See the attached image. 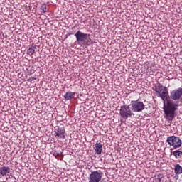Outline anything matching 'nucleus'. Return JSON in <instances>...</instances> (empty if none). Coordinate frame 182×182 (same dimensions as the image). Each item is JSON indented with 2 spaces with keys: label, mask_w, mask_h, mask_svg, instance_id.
I'll list each match as a JSON object with an SVG mask.
<instances>
[{
  "label": "nucleus",
  "mask_w": 182,
  "mask_h": 182,
  "mask_svg": "<svg viewBox=\"0 0 182 182\" xmlns=\"http://www.w3.org/2000/svg\"><path fill=\"white\" fill-rule=\"evenodd\" d=\"M75 36L77 39V42L83 43L85 41L87 42H90V34L82 33L80 31H78L75 34Z\"/></svg>",
  "instance_id": "423d86ee"
},
{
  "label": "nucleus",
  "mask_w": 182,
  "mask_h": 182,
  "mask_svg": "<svg viewBox=\"0 0 182 182\" xmlns=\"http://www.w3.org/2000/svg\"><path fill=\"white\" fill-rule=\"evenodd\" d=\"M64 97L67 100H69V92H66L65 95L64 96Z\"/></svg>",
  "instance_id": "f3484780"
},
{
  "label": "nucleus",
  "mask_w": 182,
  "mask_h": 182,
  "mask_svg": "<svg viewBox=\"0 0 182 182\" xmlns=\"http://www.w3.org/2000/svg\"><path fill=\"white\" fill-rule=\"evenodd\" d=\"M182 96V88L179 87L171 91L169 95L170 100H173V102H178L180 99H181Z\"/></svg>",
  "instance_id": "39448f33"
},
{
  "label": "nucleus",
  "mask_w": 182,
  "mask_h": 182,
  "mask_svg": "<svg viewBox=\"0 0 182 182\" xmlns=\"http://www.w3.org/2000/svg\"><path fill=\"white\" fill-rule=\"evenodd\" d=\"M178 174H180V173H175V176L173 177V178H175V180H178Z\"/></svg>",
  "instance_id": "a211bd4d"
},
{
  "label": "nucleus",
  "mask_w": 182,
  "mask_h": 182,
  "mask_svg": "<svg viewBox=\"0 0 182 182\" xmlns=\"http://www.w3.org/2000/svg\"><path fill=\"white\" fill-rule=\"evenodd\" d=\"M161 178H163V175L162 174H159V175H157V176L156 178V181L161 182Z\"/></svg>",
  "instance_id": "dca6fc26"
},
{
  "label": "nucleus",
  "mask_w": 182,
  "mask_h": 182,
  "mask_svg": "<svg viewBox=\"0 0 182 182\" xmlns=\"http://www.w3.org/2000/svg\"><path fill=\"white\" fill-rule=\"evenodd\" d=\"M41 9L43 14H46V12H48V6H46V4H42Z\"/></svg>",
  "instance_id": "2eb2a0df"
},
{
  "label": "nucleus",
  "mask_w": 182,
  "mask_h": 182,
  "mask_svg": "<svg viewBox=\"0 0 182 182\" xmlns=\"http://www.w3.org/2000/svg\"><path fill=\"white\" fill-rule=\"evenodd\" d=\"M174 171L175 174H182V166L178 164L175 165Z\"/></svg>",
  "instance_id": "f8f14e48"
},
{
  "label": "nucleus",
  "mask_w": 182,
  "mask_h": 182,
  "mask_svg": "<svg viewBox=\"0 0 182 182\" xmlns=\"http://www.w3.org/2000/svg\"><path fill=\"white\" fill-rule=\"evenodd\" d=\"M102 177H103V173L100 170L92 171L89 177L90 182H100Z\"/></svg>",
  "instance_id": "0eeeda50"
},
{
  "label": "nucleus",
  "mask_w": 182,
  "mask_h": 182,
  "mask_svg": "<svg viewBox=\"0 0 182 182\" xmlns=\"http://www.w3.org/2000/svg\"><path fill=\"white\" fill-rule=\"evenodd\" d=\"M77 97H79L77 93L71 92H69V99H77Z\"/></svg>",
  "instance_id": "4468645a"
},
{
  "label": "nucleus",
  "mask_w": 182,
  "mask_h": 182,
  "mask_svg": "<svg viewBox=\"0 0 182 182\" xmlns=\"http://www.w3.org/2000/svg\"><path fill=\"white\" fill-rule=\"evenodd\" d=\"M172 154H173V156H174V157L176 159H181V157H182V151H180L179 149L173 151L172 152Z\"/></svg>",
  "instance_id": "9b49d317"
},
{
  "label": "nucleus",
  "mask_w": 182,
  "mask_h": 182,
  "mask_svg": "<svg viewBox=\"0 0 182 182\" xmlns=\"http://www.w3.org/2000/svg\"><path fill=\"white\" fill-rule=\"evenodd\" d=\"M145 107L144 103L141 101H132L131 109L132 112L140 113V112L144 110Z\"/></svg>",
  "instance_id": "20e7f679"
},
{
  "label": "nucleus",
  "mask_w": 182,
  "mask_h": 182,
  "mask_svg": "<svg viewBox=\"0 0 182 182\" xmlns=\"http://www.w3.org/2000/svg\"><path fill=\"white\" fill-rule=\"evenodd\" d=\"M36 49V46H33L30 47L28 50H27V54L29 55L30 56H32L33 53H35V50Z\"/></svg>",
  "instance_id": "ddd939ff"
},
{
  "label": "nucleus",
  "mask_w": 182,
  "mask_h": 182,
  "mask_svg": "<svg viewBox=\"0 0 182 182\" xmlns=\"http://www.w3.org/2000/svg\"><path fill=\"white\" fill-rule=\"evenodd\" d=\"M103 146L100 144V142H97L95 144V146L94 147V150L97 154H102Z\"/></svg>",
  "instance_id": "1a4fd4ad"
},
{
  "label": "nucleus",
  "mask_w": 182,
  "mask_h": 182,
  "mask_svg": "<svg viewBox=\"0 0 182 182\" xmlns=\"http://www.w3.org/2000/svg\"><path fill=\"white\" fill-rule=\"evenodd\" d=\"M124 105L120 107L119 109V115L122 119H129L132 117V116H134L133 113V110L130 109V105H127L123 102Z\"/></svg>",
  "instance_id": "f03ea898"
},
{
  "label": "nucleus",
  "mask_w": 182,
  "mask_h": 182,
  "mask_svg": "<svg viewBox=\"0 0 182 182\" xmlns=\"http://www.w3.org/2000/svg\"><path fill=\"white\" fill-rule=\"evenodd\" d=\"M155 92L158 93L163 102L166 101V106L164 112L168 120H173L174 119V114H176V111L178 110V107L180 106L179 102H174L170 100L168 89L161 84H159L156 87Z\"/></svg>",
  "instance_id": "f257e3e1"
},
{
  "label": "nucleus",
  "mask_w": 182,
  "mask_h": 182,
  "mask_svg": "<svg viewBox=\"0 0 182 182\" xmlns=\"http://www.w3.org/2000/svg\"><path fill=\"white\" fill-rule=\"evenodd\" d=\"M72 134H70V137H71V139H72Z\"/></svg>",
  "instance_id": "aec40b11"
},
{
  "label": "nucleus",
  "mask_w": 182,
  "mask_h": 182,
  "mask_svg": "<svg viewBox=\"0 0 182 182\" xmlns=\"http://www.w3.org/2000/svg\"><path fill=\"white\" fill-rule=\"evenodd\" d=\"M70 127H75V124H71Z\"/></svg>",
  "instance_id": "6ab92c4d"
},
{
  "label": "nucleus",
  "mask_w": 182,
  "mask_h": 182,
  "mask_svg": "<svg viewBox=\"0 0 182 182\" xmlns=\"http://www.w3.org/2000/svg\"><path fill=\"white\" fill-rule=\"evenodd\" d=\"M166 141L168 144H169L171 147H173V149H180V147H181L182 145L181 139L176 136H168Z\"/></svg>",
  "instance_id": "7ed1b4c3"
},
{
  "label": "nucleus",
  "mask_w": 182,
  "mask_h": 182,
  "mask_svg": "<svg viewBox=\"0 0 182 182\" xmlns=\"http://www.w3.org/2000/svg\"><path fill=\"white\" fill-rule=\"evenodd\" d=\"M55 137H59V139H62V137H65V129L63 128H58L57 132L55 133Z\"/></svg>",
  "instance_id": "9d476101"
},
{
  "label": "nucleus",
  "mask_w": 182,
  "mask_h": 182,
  "mask_svg": "<svg viewBox=\"0 0 182 182\" xmlns=\"http://www.w3.org/2000/svg\"><path fill=\"white\" fill-rule=\"evenodd\" d=\"M11 173V168L9 166H1L0 167V176L4 177L5 176H8Z\"/></svg>",
  "instance_id": "6e6552de"
}]
</instances>
